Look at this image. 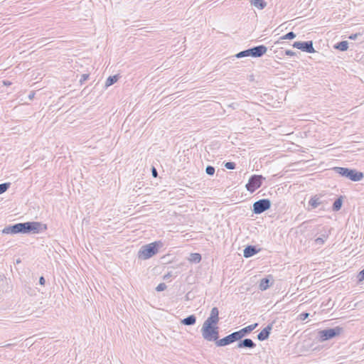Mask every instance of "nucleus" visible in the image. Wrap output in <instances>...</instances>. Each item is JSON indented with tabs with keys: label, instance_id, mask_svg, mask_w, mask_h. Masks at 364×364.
Masks as SVG:
<instances>
[{
	"label": "nucleus",
	"instance_id": "nucleus-1",
	"mask_svg": "<svg viewBox=\"0 0 364 364\" xmlns=\"http://www.w3.org/2000/svg\"><path fill=\"white\" fill-rule=\"evenodd\" d=\"M161 247L163 242L160 240L143 245L138 252V257L141 259H148L156 255Z\"/></svg>",
	"mask_w": 364,
	"mask_h": 364
},
{
	"label": "nucleus",
	"instance_id": "nucleus-2",
	"mask_svg": "<svg viewBox=\"0 0 364 364\" xmlns=\"http://www.w3.org/2000/svg\"><path fill=\"white\" fill-rule=\"evenodd\" d=\"M333 170L336 173L341 176L346 178L354 182L360 181L364 177L363 172L353 168L336 166L333 168Z\"/></svg>",
	"mask_w": 364,
	"mask_h": 364
},
{
	"label": "nucleus",
	"instance_id": "nucleus-3",
	"mask_svg": "<svg viewBox=\"0 0 364 364\" xmlns=\"http://www.w3.org/2000/svg\"><path fill=\"white\" fill-rule=\"evenodd\" d=\"M343 331V328L340 326L319 330L317 332L316 339L321 343L327 341L340 336Z\"/></svg>",
	"mask_w": 364,
	"mask_h": 364
},
{
	"label": "nucleus",
	"instance_id": "nucleus-4",
	"mask_svg": "<svg viewBox=\"0 0 364 364\" xmlns=\"http://www.w3.org/2000/svg\"><path fill=\"white\" fill-rule=\"evenodd\" d=\"M23 234H38L48 229L46 224L37 221H28L23 223Z\"/></svg>",
	"mask_w": 364,
	"mask_h": 364
},
{
	"label": "nucleus",
	"instance_id": "nucleus-5",
	"mask_svg": "<svg viewBox=\"0 0 364 364\" xmlns=\"http://www.w3.org/2000/svg\"><path fill=\"white\" fill-rule=\"evenodd\" d=\"M203 338L208 341H219V327L213 325H203L201 328Z\"/></svg>",
	"mask_w": 364,
	"mask_h": 364
},
{
	"label": "nucleus",
	"instance_id": "nucleus-6",
	"mask_svg": "<svg viewBox=\"0 0 364 364\" xmlns=\"http://www.w3.org/2000/svg\"><path fill=\"white\" fill-rule=\"evenodd\" d=\"M264 179L265 178L262 175H252L249 178L245 187L248 191L254 193L257 189L260 188Z\"/></svg>",
	"mask_w": 364,
	"mask_h": 364
},
{
	"label": "nucleus",
	"instance_id": "nucleus-7",
	"mask_svg": "<svg viewBox=\"0 0 364 364\" xmlns=\"http://www.w3.org/2000/svg\"><path fill=\"white\" fill-rule=\"evenodd\" d=\"M271 201L267 198H262L253 203L252 212L255 214H261L271 208Z\"/></svg>",
	"mask_w": 364,
	"mask_h": 364
},
{
	"label": "nucleus",
	"instance_id": "nucleus-8",
	"mask_svg": "<svg viewBox=\"0 0 364 364\" xmlns=\"http://www.w3.org/2000/svg\"><path fill=\"white\" fill-rule=\"evenodd\" d=\"M325 200H323V196L321 194H316L311 197L308 202L309 208L308 210H311L312 209H315L317 208H320V210H325Z\"/></svg>",
	"mask_w": 364,
	"mask_h": 364
},
{
	"label": "nucleus",
	"instance_id": "nucleus-9",
	"mask_svg": "<svg viewBox=\"0 0 364 364\" xmlns=\"http://www.w3.org/2000/svg\"><path fill=\"white\" fill-rule=\"evenodd\" d=\"M292 46L308 53H314L316 52L312 41H295L292 44Z\"/></svg>",
	"mask_w": 364,
	"mask_h": 364
},
{
	"label": "nucleus",
	"instance_id": "nucleus-10",
	"mask_svg": "<svg viewBox=\"0 0 364 364\" xmlns=\"http://www.w3.org/2000/svg\"><path fill=\"white\" fill-rule=\"evenodd\" d=\"M239 335L236 331L229 334L228 336L216 341V346L218 347L225 346L230 345L235 341H239Z\"/></svg>",
	"mask_w": 364,
	"mask_h": 364
},
{
	"label": "nucleus",
	"instance_id": "nucleus-11",
	"mask_svg": "<svg viewBox=\"0 0 364 364\" xmlns=\"http://www.w3.org/2000/svg\"><path fill=\"white\" fill-rule=\"evenodd\" d=\"M219 320V310L217 307H213L210 311V316L204 321L203 325L218 326Z\"/></svg>",
	"mask_w": 364,
	"mask_h": 364
},
{
	"label": "nucleus",
	"instance_id": "nucleus-12",
	"mask_svg": "<svg viewBox=\"0 0 364 364\" xmlns=\"http://www.w3.org/2000/svg\"><path fill=\"white\" fill-rule=\"evenodd\" d=\"M4 234H23V223H16L12 225L6 226L3 230Z\"/></svg>",
	"mask_w": 364,
	"mask_h": 364
},
{
	"label": "nucleus",
	"instance_id": "nucleus-13",
	"mask_svg": "<svg viewBox=\"0 0 364 364\" xmlns=\"http://www.w3.org/2000/svg\"><path fill=\"white\" fill-rule=\"evenodd\" d=\"M274 321L269 323L265 328H264L257 335V339L260 341L267 340L269 337L271 331L273 328Z\"/></svg>",
	"mask_w": 364,
	"mask_h": 364
},
{
	"label": "nucleus",
	"instance_id": "nucleus-14",
	"mask_svg": "<svg viewBox=\"0 0 364 364\" xmlns=\"http://www.w3.org/2000/svg\"><path fill=\"white\" fill-rule=\"evenodd\" d=\"M252 58H260L267 51V48L264 45H259L251 48Z\"/></svg>",
	"mask_w": 364,
	"mask_h": 364
},
{
	"label": "nucleus",
	"instance_id": "nucleus-15",
	"mask_svg": "<svg viewBox=\"0 0 364 364\" xmlns=\"http://www.w3.org/2000/svg\"><path fill=\"white\" fill-rule=\"evenodd\" d=\"M256 346V343L250 338H245L243 340H239L237 348H254Z\"/></svg>",
	"mask_w": 364,
	"mask_h": 364
},
{
	"label": "nucleus",
	"instance_id": "nucleus-16",
	"mask_svg": "<svg viewBox=\"0 0 364 364\" xmlns=\"http://www.w3.org/2000/svg\"><path fill=\"white\" fill-rule=\"evenodd\" d=\"M258 326L257 323L249 325L240 331H236L237 333V335H239L240 339H242L243 337H245L246 335L250 333L253 330H255Z\"/></svg>",
	"mask_w": 364,
	"mask_h": 364
},
{
	"label": "nucleus",
	"instance_id": "nucleus-17",
	"mask_svg": "<svg viewBox=\"0 0 364 364\" xmlns=\"http://www.w3.org/2000/svg\"><path fill=\"white\" fill-rule=\"evenodd\" d=\"M260 249L257 248L255 245H247L243 250V256L245 258L252 257L259 252Z\"/></svg>",
	"mask_w": 364,
	"mask_h": 364
},
{
	"label": "nucleus",
	"instance_id": "nucleus-18",
	"mask_svg": "<svg viewBox=\"0 0 364 364\" xmlns=\"http://www.w3.org/2000/svg\"><path fill=\"white\" fill-rule=\"evenodd\" d=\"M181 323L185 326H193L196 323V316L193 314L189 315L181 320Z\"/></svg>",
	"mask_w": 364,
	"mask_h": 364
},
{
	"label": "nucleus",
	"instance_id": "nucleus-19",
	"mask_svg": "<svg viewBox=\"0 0 364 364\" xmlns=\"http://www.w3.org/2000/svg\"><path fill=\"white\" fill-rule=\"evenodd\" d=\"M269 277H272L271 275H269L267 277H264L260 280V282L259 284V288L262 291L267 290L269 287V282L270 279Z\"/></svg>",
	"mask_w": 364,
	"mask_h": 364
},
{
	"label": "nucleus",
	"instance_id": "nucleus-20",
	"mask_svg": "<svg viewBox=\"0 0 364 364\" xmlns=\"http://www.w3.org/2000/svg\"><path fill=\"white\" fill-rule=\"evenodd\" d=\"M252 6L262 10L267 6V2L264 0H250Z\"/></svg>",
	"mask_w": 364,
	"mask_h": 364
},
{
	"label": "nucleus",
	"instance_id": "nucleus-21",
	"mask_svg": "<svg viewBox=\"0 0 364 364\" xmlns=\"http://www.w3.org/2000/svg\"><path fill=\"white\" fill-rule=\"evenodd\" d=\"M334 48L341 51H346L348 48V43L346 41H340L334 46Z\"/></svg>",
	"mask_w": 364,
	"mask_h": 364
},
{
	"label": "nucleus",
	"instance_id": "nucleus-22",
	"mask_svg": "<svg viewBox=\"0 0 364 364\" xmlns=\"http://www.w3.org/2000/svg\"><path fill=\"white\" fill-rule=\"evenodd\" d=\"M343 205V197L340 196L333 203L332 210L333 211L337 212L341 210Z\"/></svg>",
	"mask_w": 364,
	"mask_h": 364
},
{
	"label": "nucleus",
	"instance_id": "nucleus-23",
	"mask_svg": "<svg viewBox=\"0 0 364 364\" xmlns=\"http://www.w3.org/2000/svg\"><path fill=\"white\" fill-rule=\"evenodd\" d=\"M201 255L199 253H191L188 261L192 263L198 264L201 261Z\"/></svg>",
	"mask_w": 364,
	"mask_h": 364
},
{
	"label": "nucleus",
	"instance_id": "nucleus-24",
	"mask_svg": "<svg viewBox=\"0 0 364 364\" xmlns=\"http://www.w3.org/2000/svg\"><path fill=\"white\" fill-rule=\"evenodd\" d=\"M235 57L237 58H245V57H252L251 48L237 53L235 55Z\"/></svg>",
	"mask_w": 364,
	"mask_h": 364
},
{
	"label": "nucleus",
	"instance_id": "nucleus-25",
	"mask_svg": "<svg viewBox=\"0 0 364 364\" xmlns=\"http://www.w3.org/2000/svg\"><path fill=\"white\" fill-rule=\"evenodd\" d=\"M119 79L118 75H112L107 77L106 82H105V87H109L112 85H114Z\"/></svg>",
	"mask_w": 364,
	"mask_h": 364
},
{
	"label": "nucleus",
	"instance_id": "nucleus-26",
	"mask_svg": "<svg viewBox=\"0 0 364 364\" xmlns=\"http://www.w3.org/2000/svg\"><path fill=\"white\" fill-rule=\"evenodd\" d=\"M296 37V34L293 31H290L287 34L282 36L280 39L281 40H291Z\"/></svg>",
	"mask_w": 364,
	"mask_h": 364
},
{
	"label": "nucleus",
	"instance_id": "nucleus-27",
	"mask_svg": "<svg viewBox=\"0 0 364 364\" xmlns=\"http://www.w3.org/2000/svg\"><path fill=\"white\" fill-rule=\"evenodd\" d=\"M321 232L322 233L320 237L323 238V240L326 241L328 239L329 235L331 234V229L323 228V231Z\"/></svg>",
	"mask_w": 364,
	"mask_h": 364
},
{
	"label": "nucleus",
	"instance_id": "nucleus-28",
	"mask_svg": "<svg viewBox=\"0 0 364 364\" xmlns=\"http://www.w3.org/2000/svg\"><path fill=\"white\" fill-rule=\"evenodd\" d=\"M10 183H3L0 184V195L5 193L10 187Z\"/></svg>",
	"mask_w": 364,
	"mask_h": 364
},
{
	"label": "nucleus",
	"instance_id": "nucleus-29",
	"mask_svg": "<svg viewBox=\"0 0 364 364\" xmlns=\"http://www.w3.org/2000/svg\"><path fill=\"white\" fill-rule=\"evenodd\" d=\"M224 166L227 169L232 170L235 169L236 167V164L235 162L228 161L225 163Z\"/></svg>",
	"mask_w": 364,
	"mask_h": 364
},
{
	"label": "nucleus",
	"instance_id": "nucleus-30",
	"mask_svg": "<svg viewBox=\"0 0 364 364\" xmlns=\"http://www.w3.org/2000/svg\"><path fill=\"white\" fill-rule=\"evenodd\" d=\"M215 168L212 166H208L205 168V172L209 176H213L215 173Z\"/></svg>",
	"mask_w": 364,
	"mask_h": 364
},
{
	"label": "nucleus",
	"instance_id": "nucleus-31",
	"mask_svg": "<svg viewBox=\"0 0 364 364\" xmlns=\"http://www.w3.org/2000/svg\"><path fill=\"white\" fill-rule=\"evenodd\" d=\"M167 286L165 283H160L156 287V290L157 291H162L166 289Z\"/></svg>",
	"mask_w": 364,
	"mask_h": 364
},
{
	"label": "nucleus",
	"instance_id": "nucleus-32",
	"mask_svg": "<svg viewBox=\"0 0 364 364\" xmlns=\"http://www.w3.org/2000/svg\"><path fill=\"white\" fill-rule=\"evenodd\" d=\"M358 282L360 283L364 280V269H362L357 276Z\"/></svg>",
	"mask_w": 364,
	"mask_h": 364
},
{
	"label": "nucleus",
	"instance_id": "nucleus-33",
	"mask_svg": "<svg viewBox=\"0 0 364 364\" xmlns=\"http://www.w3.org/2000/svg\"><path fill=\"white\" fill-rule=\"evenodd\" d=\"M89 76H90V75H89V74H82V75H81V77H80V84L82 85V84H83L86 80H88V78H89Z\"/></svg>",
	"mask_w": 364,
	"mask_h": 364
},
{
	"label": "nucleus",
	"instance_id": "nucleus-34",
	"mask_svg": "<svg viewBox=\"0 0 364 364\" xmlns=\"http://www.w3.org/2000/svg\"><path fill=\"white\" fill-rule=\"evenodd\" d=\"M309 316V314L307 313V312H302L300 315H299V319L301 320V321H304L306 320L308 317Z\"/></svg>",
	"mask_w": 364,
	"mask_h": 364
},
{
	"label": "nucleus",
	"instance_id": "nucleus-35",
	"mask_svg": "<svg viewBox=\"0 0 364 364\" xmlns=\"http://www.w3.org/2000/svg\"><path fill=\"white\" fill-rule=\"evenodd\" d=\"M314 242L316 245H322L324 244L325 241L323 240V238L318 237L314 240Z\"/></svg>",
	"mask_w": 364,
	"mask_h": 364
},
{
	"label": "nucleus",
	"instance_id": "nucleus-36",
	"mask_svg": "<svg viewBox=\"0 0 364 364\" xmlns=\"http://www.w3.org/2000/svg\"><path fill=\"white\" fill-rule=\"evenodd\" d=\"M359 36H360V33H353L349 36L348 38L350 40H356Z\"/></svg>",
	"mask_w": 364,
	"mask_h": 364
},
{
	"label": "nucleus",
	"instance_id": "nucleus-37",
	"mask_svg": "<svg viewBox=\"0 0 364 364\" xmlns=\"http://www.w3.org/2000/svg\"><path fill=\"white\" fill-rule=\"evenodd\" d=\"M285 55L289 56H294L296 55V53L292 51L291 50H286Z\"/></svg>",
	"mask_w": 364,
	"mask_h": 364
},
{
	"label": "nucleus",
	"instance_id": "nucleus-38",
	"mask_svg": "<svg viewBox=\"0 0 364 364\" xmlns=\"http://www.w3.org/2000/svg\"><path fill=\"white\" fill-rule=\"evenodd\" d=\"M151 173H152V176H153L154 178H156V177L158 176V172H157V171H156V168H155V167H154V166H153V167H152V168H151Z\"/></svg>",
	"mask_w": 364,
	"mask_h": 364
},
{
	"label": "nucleus",
	"instance_id": "nucleus-39",
	"mask_svg": "<svg viewBox=\"0 0 364 364\" xmlns=\"http://www.w3.org/2000/svg\"><path fill=\"white\" fill-rule=\"evenodd\" d=\"M35 94H36V93H35V92H34V91H31V92H30V93L28 94V99H29L30 100H32L34 98V97H35Z\"/></svg>",
	"mask_w": 364,
	"mask_h": 364
},
{
	"label": "nucleus",
	"instance_id": "nucleus-40",
	"mask_svg": "<svg viewBox=\"0 0 364 364\" xmlns=\"http://www.w3.org/2000/svg\"><path fill=\"white\" fill-rule=\"evenodd\" d=\"M45 282H46V279H45V278H44L43 276H41V277L39 278V284H40L41 285H44V284H45Z\"/></svg>",
	"mask_w": 364,
	"mask_h": 364
},
{
	"label": "nucleus",
	"instance_id": "nucleus-41",
	"mask_svg": "<svg viewBox=\"0 0 364 364\" xmlns=\"http://www.w3.org/2000/svg\"><path fill=\"white\" fill-rule=\"evenodd\" d=\"M171 277H172L171 273V272H168V273H167L166 274H165V275L164 276V279L167 280V279H168L169 278H171Z\"/></svg>",
	"mask_w": 364,
	"mask_h": 364
},
{
	"label": "nucleus",
	"instance_id": "nucleus-42",
	"mask_svg": "<svg viewBox=\"0 0 364 364\" xmlns=\"http://www.w3.org/2000/svg\"><path fill=\"white\" fill-rule=\"evenodd\" d=\"M311 220H306L304 222H303L301 224V226H304L305 225L306 223L311 222Z\"/></svg>",
	"mask_w": 364,
	"mask_h": 364
},
{
	"label": "nucleus",
	"instance_id": "nucleus-43",
	"mask_svg": "<svg viewBox=\"0 0 364 364\" xmlns=\"http://www.w3.org/2000/svg\"><path fill=\"white\" fill-rule=\"evenodd\" d=\"M4 84L5 85H10L11 83L10 82H7V81H4Z\"/></svg>",
	"mask_w": 364,
	"mask_h": 364
},
{
	"label": "nucleus",
	"instance_id": "nucleus-44",
	"mask_svg": "<svg viewBox=\"0 0 364 364\" xmlns=\"http://www.w3.org/2000/svg\"><path fill=\"white\" fill-rule=\"evenodd\" d=\"M188 294H189V293H188V294H186V299H187V300H188V299H189Z\"/></svg>",
	"mask_w": 364,
	"mask_h": 364
}]
</instances>
